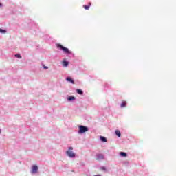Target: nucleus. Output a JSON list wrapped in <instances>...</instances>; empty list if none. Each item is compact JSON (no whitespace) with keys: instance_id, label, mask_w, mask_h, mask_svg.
Here are the masks:
<instances>
[{"instance_id":"nucleus-15","label":"nucleus","mask_w":176,"mask_h":176,"mask_svg":"<svg viewBox=\"0 0 176 176\" xmlns=\"http://www.w3.org/2000/svg\"><path fill=\"white\" fill-rule=\"evenodd\" d=\"M6 30H3L0 28V33L1 34H6Z\"/></svg>"},{"instance_id":"nucleus-19","label":"nucleus","mask_w":176,"mask_h":176,"mask_svg":"<svg viewBox=\"0 0 176 176\" xmlns=\"http://www.w3.org/2000/svg\"><path fill=\"white\" fill-rule=\"evenodd\" d=\"M3 6V5L0 3V8H2Z\"/></svg>"},{"instance_id":"nucleus-13","label":"nucleus","mask_w":176,"mask_h":176,"mask_svg":"<svg viewBox=\"0 0 176 176\" xmlns=\"http://www.w3.org/2000/svg\"><path fill=\"white\" fill-rule=\"evenodd\" d=\"M91 5V3H89V6L84 5L83 8H84V9H85V10H89V9H90V6Z\"/></svg>"},{"instance_id":"nucleus-18","label":"nucleus","mask_w":176,"mask_h":176,"mask_svg":"<svg viewBox=\"0 0 176 176\" xmlns=\"http://www.w3.org/2000/svg\"><path fill=\"white\" fill-rule=\"evenodd\" d=\"M43 68H44V69H49V67H47V66H44Z\"/></svg>"},{"instance_id":"nucleus-4","label":"nucleus","mask_w":176,"mask_h":176,"mask_svg":"<svg viewBox=\"0 0 176 176\" xmlns=\"http://www.w3.org/2000/svg\"><path fill=\"white\" fill-rule=\"evenodd\" d=\"M38 173V166L33 165L31 170V174H36Z\"/></svg>"},{"instance_id":"nucleus-16","label":"nucleus","mask_w":176,"mask_h":176,"mask_svg":"<svg viewBox=\"0 0 176 176\" xmlns=\"http://www.w3.org/2000/svg\"><path fill=\"white\" fill-rule=\"evenodd\" d=\"M15 57H16V58H21V55L16 54H15Z\"/></svg>"},{"instance_id":"nucleus-5","label":"nucleus","mask_w":176,"mask_h":176,"mask_svg":"<svg viewBox=\"0 0 176 176\" xmlns=\"http://www.w3.org/2000/svg\"><path fill=\"white\" fill-rule=\"evenodd\" d=\"M105 159V157L103 154H97L96 155V160H104Z\"/></svg>"},{"instance_id":"nucleus-11","label":"nucleus","mask_w":176,"mask_h":176,"mask_svg":"<svg viewBox=\"0 0 176 176\" xmlns=\"http://www.w3.org/2000/svg\"><path fill=\"white\" fill-rule=\"evenodd\" d=\"M69 64V63L68 61L65 60H64L63 61V67H67Z\"/></svg>"},{"instance_id":"nucleus-7","label":"nucleus","mask_w":176,"mask_h":176,"mask_svg":"<svg viewBox=\"0 0 176 176\" xmlns=\"http://www.w3.org/2000/svg\"><path fill=\"white\" fill-rule=\"evenodd\" d=\"M100 141H102V142H108V140L107 139V138H105L104 136H100Z\"/></svg>"},{"instance_id":"nucleus-17","label":"nucleus","mask_w":176,"mask_h":176,"mask_svg":"<svg viewBox=\"0 0 176 176\" xmlns=\"http://www.w3.org/2000/svg\"><path fill=\"white\" fill-rule=\"evenodd\" d=\"M100 170H102L103 171H107V168H105V166H102L100 168Z\"/></svg>"},{"instance_id":"nucleus-1","label":"nucleus","mask_w":176,"mask_h":176,"mask_svg":"<svg viewBox=\"0 0 176 176\" xmlns=\"http://www.w3.org/2000/svg\"><path fill=\"white\" fill-rule=\"evenodd\" d=\"M56 47L58 49H60V50H63L66 54H71V51L69 50L64 46H63L61 44H57Z\"/></svg>"},{"instance_id":"nucleus-12","label":"nucleus","mask_w":176,"mask_h":176,"mask_svg":"<svg viewBox=\"0 0 176 176\" xmlns=\"http://www.w3.org/2000/svg\"><path fill=\"white\" fill-rule=\"evenodd\" d=\"M120 155L122 156V157H126V156H127V153L120 152Z\"/></svg>"},{"instance_id":"nucleus-2","label":"nucleus","mask_w":176,"mask_h":176,"mask_svg":"<svg viewBox=\"0 0 176 176\" xmlns=\"http://www.w3.org/2000/svg\"><path fill=\"white\" fill-rule=\"evenodd\" d=\"M78 134H83L86 133V131H89V128L86 126L80 125L78 126Z\"/></svg>"},{"instance_id":"nucleus-14","label":"nucleus","mask_w":176,"mask_h":176,"mask_svg":"<svg viewBox=\"0 0 176 176\" xmlns=\"http://www.w3.org/2000/svg\"><path fill=\"white\" fill-rule=\"evenodd\" d=\"M126 105H127V104L126 103V102H122L121 103L120 107H121V108H124V107H126Z\"/></svg>"},{"instance_id":"nucleus-20","label":"nucleus","mask_w":176,"mask_h":176,"mask_svg":"<svg viewBox=\"0 0 176 176\" xmlns=\"http://www.w3.org/2000/svg\"><path fill=\"white\" fill-rule=\"evenodd\" d=\"M1 129H0V134H1Z\"/></svg>"},{"instance_id":"nucleus-8","label":"nucleus","mask_w":176,"mask_h":176,"mask_svg":"<svg viewBox=\"0 0 176 176\" xmlns=\"http://www.w3.org/2000/svg\"><path fill=\"white\" fill-rule=\"evenodd\" d=\"M115 133L117 135V137H118V138H120V137H122V133H120V131L116 130Z\"/></svg>"},{"instance_id":"nucleus-6","label":"nucleus","mask_w":176,"mask_h":176,"mask_svg":"<svg viewBox=\"0 0 176 176\" xmlns=\"http://www.w3.org/2000/svg\"><path fill=\"white\" fill-rule=\"evenodd\" d=\"M67 82H70V83H72L73 85L75 84V81L71 78V77H67L66 78Z\"/></svg>"},{"instance_id":"nucleus-3","label":"nucleus","mask_w":176,"mask_h":176,"mask_svg":"<svg viewBox=\"0 0 176 176\" xmlns=\"http://www.w3.org/2000/svg\"><path fill=\"white\" fill-rule=\"evenodd\" d=\"M72 151H74V148L69 147V150L67 151H66V155H67V156L69 157H71V158L75 157L76 154H75V153L72 152Z\"/></svg>"},{"instance_id":"nucleus-10","label":"nucleus","mask_w":176,"mask_h":176,"mask_svg":"<svg viewBox=\"0 0 176 176\" xmlns=\"http://www.w3.org/2000/svg\"><path fill=\"white\" fill-rule=\"evenodd\" d=\"M75 100H76V98L74 96H69L67 98V100L69 101H75Z\"/></svg>"},{"instance_id":"nucleus-9","label":"nucleus","mask_w":176,"mask_h":176,"mask_svg":"<svg viewBox=\"0 0 176 176\" xmlns=\"http://www.w3.org/2000/svg\"><path fill=\"white\" fill-rule=\"evenodd\" d=\"M76 93H78V94H80V96H83V91L80 89H77Z\"/></svg>"}]
</instances>
